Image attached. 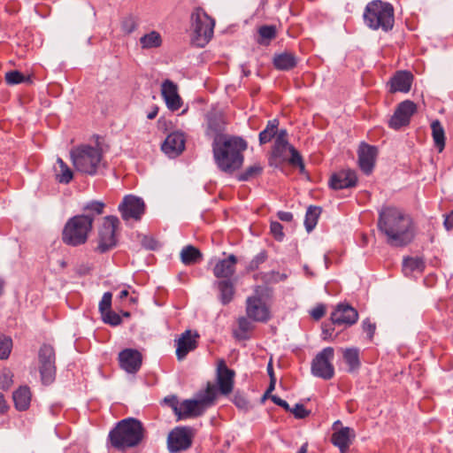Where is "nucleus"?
<instances>
[{"instance_id": "1", "label": "nucleus", "mask_w": 453, "mask_h": 453, "mask_svg": "<svg viewBox=\"0 0 453 453\" xmlns=\"http://www.w3.org/2000/svg\"><path fill=\"white\" fill-rule=\"evenodd\" d=\"M377 227L391 247H405L412 242L416 235L412 217L395 206H383L379 211Z\"/></svg>"}, {"instance_id": "2", "label": "nucleus", "mask_w": 453, "mask_h": 453, "mask_svg": "<svg viewBox=\"0 0 453 453\" xmlns=\"http://www.w3.org/2000/svg\"><path fill=\"white\" fill-rule=\"evenodd\" d=\"M211 146L215 164L220 171L232 173L242 165L247 142L242 137L218 138Z\"/></svg>"}, {"instance_id": "3", "label": "nucleus", "mask_w": 453, "mask_h": 453, "mask_svg": "<svg viewBox=\"0 0 453 453\" xmlns=\"http://www.w3.org/2000/svg\"><path fill=\"white\" fill-rule=\"evenodd\" d=\"M144 436L142 423L134 418H127L119 421L110 431L108 438L111 445L119 449L136 447Z\"/></svg>"}, {"instance_id": "4", "label": "nucleus", "mask_w": 453, "mask_h": 453, "mask_svg": "<svg viewBox=\"0 0 453 453\" xmlns=\"http://www.w3.org/2000/svg\"><path fill=\"white\" fill-rule=\"evenodd\" d=\"M363 18L369 28L388 32L394 27V7L389 3L373 0L365 6Z\"/></svg>"}, {"instance_id": "5", "label": "nucleus", "mask_w": 453, "mask_h": 453, "mask_svg": "<svg viewBox=\"0 0 453 453\" xmlns=\"http://www.w3.org/2000/svg\"><path fill=\"white\" fill-rule=\"evenodd\" d=\"M70 157L74 168L88 175H95L103 159V154L100 149L82 145L73 149Z\"/></svg>"}, {"instance_id": "6", "label": "nucleus", "mask_w": 453, "mask_h": 453, "mask_svg": "<svg viewBox=\"0 0 453 453\" xmlns=\"http://www.w3.org/2000/svg\"><path fill=\"white\" fill-rule=\"evenodd\" d=\"M92 228L91 219L75 215L66 221L62 231V240L73 247L84 244Z\"/></svg>"}, {"instance_id": "7", "label": "nucleus", "mask_w": 453, "mask_h": 453, "mask_svg": "<svg viewBox=\"0 0 453 453\" xmlns=\"http://www.w3.org/2000/svg\"><path fill=\"white\" fill-rule=\"evenodd\" d=\"M216 396V387L208 385L203 392L199 393L198 399H186L180 403L177 420L201 416L205 408L213 403Z\"/></svg>"}, {"instance_id": "8", "label": "nucleus", "mask_w": 453, "mask_h": 453, "mask_svg": "<svg viewBox=\"0 0 453 453\" xmlns=\"http://www.w3.org/2000/svg\"><path fill=\"white\" fill-rule=\"evenodd\" d=\"M215 21L203 8L197 7L191 14L192 42L198 47H204L213 35Z\"/></svg>"}, {"instance_id": "9", "label": "nucleus", "mask_w": 453, "mask_h": 453, "mask_svg": "<svg viewBox=\"0 0 453 453\" xmlns=\"http://www.w3.org/2000/svg\"><path fill=\"white\" fill-rule=\"evenodd\" d=\"M39 372L42 384L50 385L56 378V353L50 344H42L38 351Z\"/></svg>"}, {"instance_id": "10", "label": "nucleus", "mask_w": 453, "mask_h": 453, "mask_svg": "<svg viewBox=\"0 0 453 453\" xmlns=\"http://www.w3.org/2000/svg\"><path fill=\"white\" fill-rule=\"evenodd\" d=\"M196 429L188 426L174 427L167 437V449L170 453H179L191 448Z\"/></svg>"}, {"instance_id": "11", "label": "nucleus", "mask_w": 453, "mask_h": 453, "mask_svg": "<svg viewBox=\"0 0 453 453\" xmlns=\"http://www.w3.org/2000/svg\"><path fill=\"white\" fill-rule=\"evenodd\" d=\"M118 217L110 215L104 218L98 234V245L96 249L99 253H105L117 245L116 230L119 225Z\"/></svg>"}, {"instance_id": "12", "label": "nucleus", "mask_w": 453, "mask_h": 453, "mask_svg": "<svg viewBox=\"0 0 453 453\" xmlns=\"http://www.w3.org/2000/svg\"><path fill=\"white\" fill-rule=\"evenodd\" d=\"M334 350L332 347L324 348L311 361V374L323 380H330L334 375L332 365Z\"/></svg>"}, {"instance_id": "13", "label": "nucleus", "mask_w": 453, "mask_h": 453, "mask_svg": "<svg viewBox=\"0 0 453 453\" xmlns=\"http://www.w3.org/2000/svg\"><path fill=\"white\" fill-rule=\"evenodd\" d=\"M121 218L127 222L130 219L138 221L142 219L145 211L144 201L138 196L127 195L124 196L122 202L118 207Z\"/></svg>"}, {"instance_id": "14", "label": "nucleus", "mask_w": 453, "mask_h": 453, "mask_svg": "<svg viewBox=\"0 0 453 453\" xmlns=\"http://www.w3.org/2000/svg\"><path fill=\"white\" fill-rule=\"evenodd\" d=\"M246 315L255 322L265 323L271 319L268 306L257 293L246 299Z\"/></svg>"}, {"instance_id": "15", "label": "nucleus", "mask_w": 453, "mask_h": 453, "mask_svg": "<svg viewBox=\"0 0 453 453\" xmlns=\"http://www.w3.org/2000/svg\"><path fill=\"white\" fill-rule=\"evenodd\" d=\"M417 111V105L411 100H405L400 103L394 114L388 121V126L392 129L398 130L403 127L408 126L411 116Z\"/></svg>"}, {"instance_id": "16", "label": "nucleus", "mask_w": 453, "mask_h": 453, "mask_svg": "<svg viewBox=\"0 0 453 453\" xmlns=\"http://www.w3.org/2000/svg\"><path fill=\"white\" fill-rule=\"evenodd\" d=\"M358 312L347 303L337 304L334 311L331 313V320L334 325L351 326L357 321Z\"/></svg>"}, {"instance_id": "17", "label": "nucleus", "mask_w": 453, "mask_h": 453, "mask_svg": "<svg viewBox=\"0 0 453 453\" xmlns=\"http://www.w3.org/2000/svg\"><path fill=\"white\" fill-rule=\"evenodd\" d=\"M357 183V176L354 170L343 169L333 173L328 185L332 189H344L353 188Z\"/></svg>"}, {"instance_id": "18", "label": "nucleus", "mask_w": 453, "mask_h": 453, "mask_svg": "<svg viewBox=\"0 0 453 453\" xmlns=\"http://www.w3.org/2000/svg\"><path fill=\"white\" fill-rule=\"evenodd\" d=\"M142 355L134 349H125L119 354L120 367L128 373H135L142 365Z\"/></svg>"}, {"instance_id": "19", "label": "nucleus", "mask_w": 453, "mask_h": 453, "mask_svg": "<svg viewBox=\"0 0 453 453\" xmlns=\"http://www.w3.org/2000/svg\"><path fill=\"white\" fill-rule=\"evenodd\" d=\"M377 152L378 150L375 146L369 145L365 142L360 144L357 151L358 165L365 174L368 175L372 172Z\"/></svg>"}, {"instance_id": "20", "label": "nucleus", "mask_w": 453, "mask_h": 453, "mask_svg": "<svg viewBox=\"0 0 453 453\" xmlns=\"http://www.w3.org/2000/svg\"><path fill=\"white\" fill-rule=\"evenodd\" d=\"M234 372L229 369L226 362L221 359L218 364L217 368V382L219 391L222 395H228L232 392L234 387ZM217 391L218 388H216Z\"/></svg>"}, {"instance_id": "21", "label": "nucleus", "mask_w": 453, "mask_h": 453, "mask_svg": "<svg viewBox=\"0 0 453 453\" xmlns=\"http://www.w3.org/2000/svg\"><path fill=\"white\" fill-rule=\"evenodd\" d=\"M161 93L169 110L175 111L181 107V98L178 94L177 85L173 81L170 80L164 81L161 86Z\"/></svg>"}, {"instance_id": "22", "label": "nucleus", "mask_w": 453, "mask_h": 453, "mask_svg": "<svg viewBox=\"0 0 453 453\" xmlns=\"http://www.w3.org/2000/svg\"><path fill=\"white\" fill-rule=\"evenodd\" d=\"M170 157L179 156L185 149V137L181 132H173L167 135L161 147Z\"/></svg>"}, {"instance_id": "23", "label": "nucleus", "mask_w": 453, "mask_h": 453, "mask_svg": "<svg viewBox=\"0 0 453 453\" xmlns=\"http://www.w3.org/2000/svg\"><path fill=\"white\" fill-rule=\"evenodd\" d=\"M238 259L230 254L226 258L219 259L213 267V275L218 279L231 280L235 273Z\"/></svg>"}, {"instance_id": "24", "label": "nucleus", "mask_w": 453, "mask_h": 453, "mask_svg": "<svg viewBox=\"0 0 453 453\" xmlns=\"http://www.w3.org/2000/svg\"><path fill=\"white\" fill-rule=\"evenodd\" d=\"M199 334L195 332L192 334L190 330H186L177 340L176 356L179 360L186 357V356L197 347L196 339Z\"/></svg>"}, {"instance_id": "25", "label": "nucleus", "mask_w": 453, "mask_h": 453, "mask_svg": "<svg viewBox=\"0 0 453 453\" xmlns=\"http://www.w3.org/2000/svg\"><path fill=\"white\" fill-rule=\"evenodd\" d=\"M356 436L355 431L349 427H342L334 431L331 436V442L337 447L341 453H346Z\"/></svg>"}, {"instance_id": "26", "label": "nucleus", "mask_w": 453, "mask_h": 453, "mask_svg": "<svg viewBox=\"0 0 453 453\" xmlns=\"http://www.w3.org/2000/svg\"><path fill=\"white\" fill-rule=\"evenodd\" d=\"M226 123L221 115L210 113L207 115L206 135L212 137L213 141L218 138H226L229 135L224 134Z\"/></svg>"}, {"instance_id": "27", "label": "nucleus", "mask_w": 453, "mask_h": 453, "mask_svg": "<svg viewBox=\"0 0 453 453\" xmlns=\"http://www.w3.org/2000/svg\"><path fill=\"white\" fill-rule=\"evenodd\" d=\"M412 82V74L407 71L397 72L390 80L391 92L410 91Z\"/></svg>"}, {"instance_id": "28", "label": "nucleus", "mask_w": 453, "mask_h": 453, "mask_svg": "<svg viewBox=\"0 0 453 453\" xmlns=\"http://www.w3.org/2000/svg\"><path fill=\"white\" fill-rule=\"evenodd\" d=\"M273 66L279 71H290L298 64L297 57L289 51L276 53L273 58Z\"/></svg>"}, {"instance_id": "29", "label": "nucleus", "mask_w": 453, "mask_h": 453, "mask_svg": "<svg viewBox=\"0 0 453 453\" xmlns=\"http://www.w3.org/2000/svg\"><path fill=\"white\" fill-rule=\"evenodd\" d=\"M15 408L19 411H27L31 403V392L27 386H21L12 394Z\"/></svg>"}, {"instance_id": "30", "label": "nucleus", "mask_w": 453, "mask_h": 453, "mask_svg": "<svg viewBox=\"0 0 453 453\" xmlns=\"http://www.w3.org/2000/svg\"><path fill=\"white\" fill-rule=\"evenodd\" d=\"M288 141V131L286 129H280L275 135L274 144L272 150V157L274 159L282 158L284 153L289 149Z\"/></svg>"}, {"instance_id": "31", "label": "nucleus", "mask_w": 453, "mask_h": 453, "mask_svg": "<svg viewBox=\"0 0 453 453\" xmlns=\"http://www.w3.org/2000/svg\"><path fill=\"white\" fill-rule=\"evenodd\" d=\"M219 294V298L223 305L228 304L234 298V286L231 280H222L214 282Z\"/></svg>"}, {"instance_id": "32", "label": "nucleus", "mask_w": 453, "mask_h": 453, "mask_svg": "<svg viewBox=\"0 0 453 453\" xmlns=\"http://www.w3.org/2000/svg\"><path fill=\"white\" fill-rule=\"evenodd\" d=\"M344 362L348 365L347 372L349 373L356 372L361 366L359 357V349L357 348H347L342 352Z\"/></svg>"}, {"instance_id": "33", "label": "nucleus", "mask_w": 453, "mask_h": 453, "mask_svg": "<svg viewBox=\"0 0 453 453\" xmlns=\"http://www.w3.org/2000/svg\"><path fill=\"white\" fill-rule=\"evenodd\" d=\"M105 207V203L102 201L92 200L86 203L82 206V214H79V216H86L91 219V226H93V222L96 216H99L104 213V209Z\"/></svg>"}, {"instance_id": "34", "label": "nucleus", "mask_w": 453, "mask_h": 453, "mask_svg": "<svg viewBox=\"0 0 453 453\" xmlns=\"http://www.w3.org/2000/svg\"><path fill=\"white\" fill-rule=\"evenodd\" d=\"M279 119H273L267 121L266 127L259 133L258 139L260 144H265L275 137L276 134L280 131Z\"/></svg>"}, {"instance_id": "35", "label": "nucleus", "mask_w": 453, "mask_h": 453, "mask_svg": "<svg viewBox=\"0 0 453 453\" xmlns=\"http://www.w3.org/2000/svg\"><path fill=\"white\" fill-rule=\"evenodd\" d=\"M202 257L200 250L192 245L184 247L180 252L181 262L186 265L198 263Z\"/></svg>"}, {"instance_id": "36", "label": "nucleus", "mask_w": 453, "mask_h": 453, "mask_svg": "<svg viewBox=\"0 0 453 453\" xmlns=\"http://www.w3.org/2000/svg\"><path fill=\"white\" fill-rule=\"evenodd\" d=\"M321 211L322 210L319 206L310 205L307 208L304 226L308 233H311L316 227Z\"/></svg>"}, {"instance_id": "37", "label": "nucleus", "mask_w": 453, "mask_h": 453, "mask_svg": "<svg viewBox=\"0 0 453 453\" xmlns=\"http://www.w3.org/2000/svg\"><path fill=\"white\" fill-rule=\"evenodd\" d=\"M425 268V263L420 257H406L403 261V272L405 275H410L413 272H422Z\"/></svg>"}, {"instance_id": "38", "label": "nucleus", "mask_w": 453, "mask_h": 453, "mask_svg": "<svg viewBox=\"0 0 453 453\" xmlns=\"http://www.w3.org/2000/svg\"><path fill=\"white\" fill-rule=\"evenodd\" d=\"M57 164L59 170H56V180L62 184H68L73 178V173L70 167L63 161L62 158H57Z\"/></svg>"}, {"instance_id": "39", "label": "nucleus", "mask_w": 453, "mask_h": 453, "mask_svg": "<svg viewBox=\"0 0 453 453\" xmlns=\"http://www.w3.org/2000/svg\"><path fill=\"white\" fill-rule=\"evenodd\" d=\"M432 135L434 142V145L440 152L442 151L445 146V135L444 129L439 120H434L431 124Z\"/></svg>"}, {"instance_id": "40", "label": "nucleus", "mask_w": 453, "mask_h": 453, "mask_svg": "<svg viewBox=\"0 0 453 453\" xmlns=\"http://www.w3.org/2000/svg\"><path fill=\"white\" fill-rule=\"evenodd\" d=\"M140 43L142 49L157 48L162 43L161 35L157 31H151L140 38Z\"/></svg>"}, {"instance_id": "41", "label": "nucleus", "mask_w": 453, "mask_h": 453, "mask_svg": "<svg viewBox=\"0 0 453 453\" xmlns=\"http://www.w3.org/2000/svg\"><path fill=\"white\" fill-rule=\"evenodd\" d=\"M262 172L263 167L260 165V164H254L253 165L247 167L242 173H241L238 175L237 179L240 181H249L261 174Z\"/></svg>"}, {"instance_id": "42", "label": "nucleus", "mask_w": 453, "mask_h": 453, "mask_svg": "<svg viewBox=\"0 0 453 453\" xmlns=\"http://www.w3.org/2000/svg\"><path fill=\"white\" fill-rule=\"evenodd\" d=\"M249 319H250L248 317H241L238 319V327L240 332L236 333V338L240 340H246L249 338L248 332L252 328L251 322Z\"/></svg>"}, {"instance_id": "43", "label": "nucleus", "mask_w": 453, "mask_h": 453, "mask_svg": "<svg viewBox=\"0 0 453 453\" xmlns=\"http://www.w3.org/2000/svg\"><path fill=\"white\" fill-rule=\"evenodd\" d=\"M29 77H25L19 71H10L5 73V81L9 85H16L29 81Z\"/></svg>"}, {"instance_id": "44", "label": "nucleus", "mask_w": 453, "mask_h": 453, "mask_svg": "<svg viewBox=\"0 0 453 453\" xmlns=\"http://www.w3.org/2000/svg\"><path fill=\"white\" fill-rule=\"evenodd\" d=\"M267 252L265 250H261L257 255H256L248 264L247 271L253 272L259 268L260 265L265 263L267 259Z\"/></svg>"}, {"instance_id": "45", "label": "nucleus", "mask_w": 453, "mask_h": 453, "mask_svg": "<svg viewBox=\"0 0 453 453\" xmlns=\"http://www.w3.org/2000/svg\"><path fill=\"white\" fill-rule=\"evenodd\" d=\"M102 319L104 323L112 326H117L121 324V317L113 311H108L104 314H101Z\"/></svg>"}, {"instance_id": "46", "label": "nucleus", "mask_w": 453, "mask_h": 453, "mask_svg": "<svg viewBox=\"0 0 453 453\" xmlns=\"http://www.w3.org/2000/svg\"><path fill=\"white\" fill-rule=\"evenodd\" d=\"M12 377V372L4 369L0 374V389L8 390L13 383Z\"/></svg>"}, {"instance_id": "47", "label": "nucleus", "mask_w": 453, "mask_h": 453, "mask_svg": "<svg viewBox=\"0 0 453 453\" xmlns=\"http://www.w3.org/2000/svg\"><path fill=\"white\" fill-rule=\"evenodd\" d=\"M259 36L262 40L270 41L276 36V27L275 26H268L265 25L259 27L258 29Z\"/></svg>"}, {"instance_id": "48", "label": "nucleus", "mask_w": 453, "mask_h": 453, "mask_svg": "<svg viewBox=\"0 0 453 453\" xmlns=\"http://www.w3.org/2000/svg\"><path fill=\"white\" fill-rule=\"evenodd\" d=\"M288 278V275L285 273H280L278 272H269L263 274V280L265 283H276L279 281H283Z\"/></svg>"}, {"instance_id": "49", "label": "nucleus", "mask_w": 453, "mask_h": 453, "mask_svg": "<svg viewBox=\"0 0 453 453\" xmlns=\"http://www.w3.org/2000/svg\"><path fill=\"white\" fill-rule=\"evenodd\" d=\"M112 295L111 292H105L101 301L99 302L98 310L100 314H104L106 311L111 310Z\"/></svg>"}, {"instance_id": "50", "label": "nucleus", "mask_w": 453, "mask_h": 453, "mask_svg": "<svg viewBox=\"0 0 453 453\" xmlns=\"http://www.w3.org/2000/svg\"><path fill=\"white\" fill-rule=\"evenodd\" d=\"M12 341L9 337L0 339V359H6L12 350Z\"/></svg>"}, {"instance_id": "51", "label": "nucleus", "mask_w": 453, "mask_h": 453, "mask_svg": "<svg viewBox=\"0 0 453 453\" xmlns=\"http://www.w3.org/2000/svg\"><path fill=\"white\" fill-rule=\"evenodd\" d=\"M136 27H137L136 19L132 15L126 17L121 22V28H122L123 32L126 34L133 33L136 29Z\"/></svg>"}, {"instance_id": "52", "label": "nucleus", "mask_w": 453, "mask_h": 453, "mask_svg": "<svg viewBox=\"0 0 453 453\" xmlns=\"http://www.w3.org/2000/svg\"><path fill=\"white\" fill-rule=\"evenodd\" d=\"M288 412L293 413L295 418L298 419L305 418L311 413L310 411L305 409L303 403H296L293 408L290 407Z\"/></svg>"}, {"instance_id": "53", "label": "nucleus", "mask_w": 453, "mask_h": 453, "mask_svg": "<svg viewBox=\"0 0 453 453\" xmlns=\"http://www.w3.org/2000/svg\"><path fill=\"white\" fill-rule=\"evenodd\" d=\"M270 230L274 239L278 242H281L284 238L283 226L278 221H273L270 225Z\"/></svg>"}, {"instance_id": "54", "label": "nucleus", "mask_w": 453, "mask_h": 453, "mask_svg": "<svg viewBox=\"0 0 453 453\" xmlns=\"http://www.w3.org/2000/svg\"><path fill=\"white\" fill-rule=\"evenodd\" d=\"M163 402L173 410V413L177 417L180 405L178 397L174 395H168L164 398Z\"/></svg>"}, {"instance_id": "55", "label": "nucleus", "mask_w": 453, "mask_h": 453, "mask_svg": "<svg viewBox=\"0 0 453 453\" xmlns=\"http://www.w3.org/2000/svg\"><path fill=\"white\" fill-rule=\"evenodd\" d=\"M362 328L367 334L368 338L372 340L376 330L375 323L371 322L370 319L367 318L363 320Z\"/></svg>"}, {"instance_id": "56", "label": "nucleus", "mask_w": 453, "mask_h": 453, "mask_svg": "<svg viewBox=\"0 0 453 453\" xmlns=\"http://www.w3.org/2000/svg\"><path fill=\"white\" fill-rule=\"evenodd\" d=\"M142 246L148 250H156L159 244L153 237L145 235L142 240Z\"/></svg>"}, {"instance_id": "57", "label": "nucleus", "mask_w": 453, "mask_h": 453, "mask_svg": "<svg viewBox=\"0 0 453 453\" xmlns=\"http://www.w3.org/2000/svg\"><path fill=\"white\" fill-rule=\"evenodd\" d=\"M288 150H289V152L291 154V157L288 159V163L291 165L296 166V165H297L298 164H301V162L303 161L301 154L299 153V151L294 146H289Z\"/></svg>"}, {"instance_id": "58", "label": "nucleus", "mask_w": 453, "mask_h": 453, "mask_svg": "<svg viewBox=\"0 0 453 453\" xmlns=\"http://www.w3.org/2000/svg\"><path fill=\"white\" fill-rule=\"evenodd\" d=\"M234 403L235 406L242 411H248L250 408V402L246 397L242 395H235L234 397Z\"/></svg>"}, {"instance_id": "59", "label": "nucleus", "mask_w": 453, "mask_h": 453, "mask_svg": "<svg viewBox=\"0 0 453 453\" xmlns=\"http://www.w3.org/2000/svg\"><path fill=\"white\" fill-rule=\"evenodd\" d=\"M325 312H326L325 306L323 304H319L311 310V316L314 319L319 320L325 315Z\"/></svg>"}, {"instance_id": "60", "label": "nucleus", "mask_w": 453, "mask_h": 453, "mask_svg": "<svg viewBox=\"0 0 453 453\" xmlns=\"http://www.w3.org/2000/svg\"><path fill=\"white\" fill-rule=\"evenodd\" d=\"M271 400L273 401V403H275L278 406H280L286 411H290L289 404L287 403V401L281 399L280 396H278L276 395H271Z\"/></svg>"}, {"instance_id": "61", "label": "nucleus", "mask_w": 453, "mask_h": 453, "mask_svg": "<svg viewBox=\"0 0 453 453\" xmlns=\"http://www.w3.org/2000/svg\"><path fill=\"white\" fill-rule=\"evenodd\" d=\"M277 217L280 220L284 222H290L293 219V214L289 211H280L277 212Z\"/></svg>"}, {"instance_id": "62", "label": "nucleus", "mask_w": 453, "mask_h": 453, "mask_svg": "<svg viewBox=\"0 0 453 453\" xmlns=\"http://www.w3.org/2000/svg\"><path fill=\"white\" fill-rule=\"evenodd\" d=\"M444 226L448 230L453 229V211L446 215L444 219Z\"/></svg>"}, {"instance_id": "63", "label": "nucleus", "mask_w": 453, "mask_h": 453, "mask_svg": "<svg viewBox=\"0 0 453 453\" xmlns=\"http://www.w3.org/2000/svg\"><path fill=\"white\" fill-rule=\"evenodd\" d=\"M334 328H328L326 326L322 329V337L325 341L331 340L333 335Z\"/></svg>"}, {"instance_id": "64", "label": "nucleus", "mask_w": 453, "mask_h": 453, "mask_svg": "<svg viewBox=\"0 0 453 453\" xmlns=\"http://www.w3.org/2000/svg\"><path fill=\"white\" fill-rule=\"evenodd\" d=\"M8 404L4 399V396L2 393H0V414H4L8 410Z\"/></svg>"}]
</instances>
